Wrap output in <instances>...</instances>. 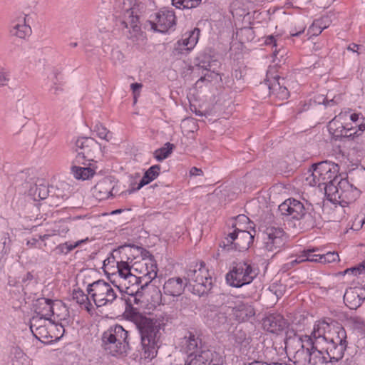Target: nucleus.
Here are the masks:
<instances>
[{"mask_svg": "<svg viewBox=\"0 0 365 365\" xmlns=\"http://www.w3.org/2000/svg\"><path fill=\"white\" fill-rule=\"evenodd\" d=\"M127 317L135 324L140 334L141 356L144 359H153L158 352L160 329L168 324H171L175 319V316L163 313L158 319H152L131 308L129 312H127Z\"/></svg>", "mask_w": 365, "mask_h": 365, "instance_id": "f257e3e1", "label": "nucleus"}, {"mask_svg": "<svg viewBox=\"0 0 365 365\" xmlns=\"http://www.w3.org/2000/svg\"><path fill=\"white\" fill-rule=\"evenodd\" d=\"M278 212L285 221L294 220V225L301 229L309 230L316 225L315 212L312 205H304L303 202L294 198H289L279 205Z\"/></svg>", "mask_w": 365, "mask_h": 365, "instance_id": "f03ea898", "label": "nucleus"}, {"mask_svg": "<svg viewBox=\"0 0 365 365\" xmlns=\"http://www.w3.org/2000/svg\"><path fill=\"white\" fill-rule=\"evenodd\" d=\"M115 10L120 19L123 34L132 41H138L143 34L140 25L139 5L131 6L129 1L119 0L115 2Z\"/></svg>", "mask_w": 365, "mask_h": 365, "instance_id": "7ed1b4c3", "label": "nucleus"}, {"mask_svg": "<svg viewBox=\"0 0 365 365\" xmlns=\"http://www.w3.org/2000/svg\"><path fill=\"white\" fill-rule=\"evenodd\" d=\"M182 349L187 354L185 365H216L212 364L213 352L192 332L183 337Z\"/></svg>", "mask_w": 365, "mask_h": 365, "instance_id": "20e7f679", "label": "nucleus"}, {"mask_svg": "<svg viewBox=\"0 0 365 365\" xmlns=\"http://www.w3.org/2000/svg\"><path fill=\"white\" fill-rule=\"evenodd\" d=\"M300 345L294 354V364L297 365H326L329 363L322 344L314 343L307 337H299Z\"/></svg>", "mask_w": 365, "mask_h": 365, "instance_id": "39448f33", "label": "nucleus"}, {"mask_svg": "<svg viewBox=\"0 0 365 365\" xmlns=\"http://www.w3.org/2000/svg\"><path fill=\"white\" fill-rule=\"evenodd\" d=\"M128 332L120 325L110 327L102 336V346L112 356L123 354L129 346Z\"/></svg>", "mask_w": 365, "mask_h": 365, "instance_id": "423d86ee", "label": "nucleus"}, {"mask_svg": "<svg viewBox=\"0 0 365 365\" xmlns=\"http://www.w3.org/2000/svg\"><path fill=\"white\" fill-rule=\"evenodd\" d=\"M339 165L329 161H322L314 163L309 170L310 174L306 178L305 182L310 186L329 183L338 180Z\"/></svg>", "mask_w": 365, "mask_h": 365, "instance_id": "0eeeda50", "label": "nucleus"}, {"mask_svg": "<svg viewBox=\"0 0 365 365\" xmlns=\"http://www.w3.org/2000/svg\"><path fill=\"white\" fill-rule=\"evenodd\" d=\"M30 329L34 336L39 341L48 344L58 339L64 331L63 326L54 322V320H46L37 317H32Z\"/></svg>", "mask_w": 365, "mask_h": 365, "instance_id": "6e6552de", "label": "nucleus"}, {"mask_svg": "<svg viewBox=\"0 0 365 365\" xmlns=\"http://www.w3.org/2000/svg\"><path fill=\"white\" fill-rule=\"evenodd\" d=\"M76 155L74 164L86 165V162L93 161L101 150V145L93 138H78L75 142Z\"/></svg>", "mask_w": 365, "mask_h": 365, "instance_id": "1a4fd4ad", "label": "nucleus"}, {"mask_svg": "<svg viewBox=\"0 0 365 365\" xmlns=\"http://www.w3.org/2000/svg\"><path fill=\"white\" fill-rule=\"evenodd\" d=\"M185 280L187 285L192 287V292L199 296L207 294L212 287V279L204 266L197 269H189Z\"/></svg>", "mask_w": 365, "mask_h": 365, "instance_id": "9d476101", "label": "nucleus"}, {"mask_svg": "<svg viewBox=\"0 0 365 365\" xmlns=\"http://www.w3.org/2000/svg\"><path fill=\"white\" fill-rule=\"evenodd\" d=\"M87 292L98 307L111 304L117 298L113 288L104 280H98L89 284Z\"/></svg>", "mask_w": 365, "mask_h": 365, "instance_id": "9b49d317", "label": "nucleus"}, {"mask_svg": "<svg viewBox=\"0 0 365 365\" xmlns=\"http://www.w3.org/2000/svg\"><path fill=\"white\" fill-rule=\"evenodd\" d=\"M255 274L250 264L241 262L236 264L227 274L226 280L232 287H241L252 282Z\"/></svg>", "mask_w": 365, "mask_h": 365, "instance_id": "f8f14e48", "label": "nucleus"}, {"mask_svg": "<svg viewBox=\"0 0 365 365\" xmlns=\"http://www.w3.org/2000/svg\"><path fill=\"white\" fill-rule=\"evenodd\" d=\"M325 193L329 196L336 197L342 200H347L351 201L354 200L359 194L356 188H353L352 185L346 179H340L337 181H331L329 183H324Z\"/></svg>", "mask_w": 365, "mask_h": 365, "instance_id": "ddd939ff", "label": "nucleus"}, {"mask_svg": "<svg viewBox=\"0 0 365 365\" xmlns=\"http://www.w3.org/2000/svg\"><path fill=\"white\" fill-rule=\"evenodd\" d=\"M253 235L248 231L236 227L220 244L221 247L239 251L246 250L253 241Z\"/></svg>", "mask_w": 365, "mask_h": 365, "instance_id": "4468645a", "label": "nucleus"}, {"mask_svg": "<svg viewBox=\"0 0 365 365\" xmlns=\"http://www.w3.org/2000/svg\"><path fill=\"white\" fill-rule=\"evenodd\" d=\"M284 231L278 227L269 226L264 232V247L269 252H277L286 243Z\"/></svg>", "mask_w": 365, "mask_h": 365, "instance_id": "2eb2a0df", "label": "nucleus"}, {"mask_svg": "<svg viewBox=\"0 0 365 365\" xmlns=\"http://www.w3.org/2000/svg\"><path fill=\"white\" fill-rule=\"evenodd\" d=\"M234 311L232 307L222 306L212 319V325L222 331H229L233 324Z\"/></svg>", "mask_w": 365, "mask_h": 365, "instance_id": "dca6fc26", "label": "nucleus"}, {"mask_svg": "<svg viewBox=\"0 0 365 365\" xmlns=\"http://www.w3.org/2000/svg\"><path fill=\"white\" fill-rule=\"evenodd\" d=\"M345 120H350V123H346L347 130L350 138H354L361 135L365 130V118L361 113H351V110L345 111Z\"/></svg>", "mask_w": 365, "mask_h": 365, "instance_id": "f3484780", "label": "nucleus"}, {"mask_svg": "<svg viewBox=\"0 0 365 365\" xmlns=\"http://www.w3.org/2000/svg\"><path fill=\"white\" fill-rule=\"evenodd\" d=\"M133 272H137L141 279L145 280V285H148L157 277V266L150 259L148 262L141 260L135 262L132 265Z\"/></svg>", "mask_w": 365, "mask_h": 365, "instance_id": "a211bd4d", "label": "nucleus"}, {"mask_svg": "<svg viewBox=\"0 0 365 365\" xmlns=\"http://www.w3.org/2000/svg\"><path fill=\"white\" fill-rule=\"evenodd\" d=\"M151 28L160 33L166 32L175 24V15L173 11H160L156 14L155 19L150 21Z\"/></svg>", "mask_w": 365, "mask_h": 365, "instance_id": "6ab92c4d", "label": "nucleus"}, {"mask_svg": "<svg viewBox=\"0 0 365 365\" xmlns=\"http://www.w3.org/2000/svg\"><path fill=\"white\" fill-rule=\"evenodd\" d=\"M333 327L326 321H320L314 327L310 335H304L302 337H307L314 343L323 345L328 341L331 334Z\"/></svg>", "mask_w": 365, "mask_h": 365, "instance_id": "aec40b11", "label": "nucleus"}, {"mask_svg": "<svg viewBox=\"0 0 365 365\" xmlns=\"http://www.w3.org/2000/svg\"><path fill=\"white\" fill-rule=\"evenodd\" d=\"M281 81H284V78L280 79L277 76H274L272 79L267 78L264 83H260L262 89L267 87L269 95H274L281 100L287 99L289 97V91L285 86H283Z\"/></svg>", "mask_w": 365, "mask_h": 365, "instance_id": "412c9836", "label": "nucleus"}, {"mask_svg": "<svg viewBox=\"0 0 365 365\" xmlns=\"http://www.w3.org/2000/svg\"><path fill=\"white\" fill-rule=\"evenodd\" d=\"M115 185L116 182L113 178L111 176L105 177L94 186L93 194L99 200L108 199L113 195V190Z\"/></svg>", "mask_w": 365, "mask_h": 365, "instance_id": "4be33fe9", "label": "nucleus"}, {"mask_svg": "<svg viewBox=\"0 0 365 365\" xmlns=\"http://www.w3.org/2000/svg\"><path fill=\"white\" fill-rule=\"evenodd\" d=\"M341 120H345L344 112L340 113L338 115L332 119L328 125L329 133L334 140H338L342 137L350 138L347 130L346 123H343Z\"/></svg>", "mask_w": 365, "mask_h": 365, "instance_id": "5701e85b", "label": "nucleus"}, {"mask_svg": "<svg viewBox=\"0 0 365 365\" xmlns=\"http://www.w3.org/2000/svg\"><path fill=\"white\" fill-rule=\"evenodd\" d=\"M262 325L267 331L278 334L287 327V323L282 315L272 314L263 319Z\"/></svg>", "mask_w": 365, "mask_h": 365, "instance_id": "b1692460", "label": "nucleus"}, {"mask_svg": "<svg viewBox=\"0 0 365 365\" xmlns=\"http://www.w3.org/2000/svg\"><path fill=\"white\" fill-rule=\"evenodd\" d=\"M54 303L51 299L46 298H39L36 300L35 304L34 315L38 318L52 320L51 317L54 315Z\"/></svg>", "mask_w": 365, "mask_h": 365, "instance_id": "393cba45", "label": "nucleus"}, {"mask_svg": "<svg viewBox=\"0 0 365 365\" xmlns=\"http://www.w3.org/2000/svg\"><path fill=\"white\" fill-rule=\"evenodd\" d=\"M27 16L26 14H21L12 22L11 33L13 36L25 38L31 34V29L26 23Z\"/></svg>", "mask_w": 365, "mask_h": 365, "instance_id": "a878e982", "label": "nucleus"}, {"mask_svg": "<svg viewBox=\"0 0 365 365\" xmlns=\"http://www.w3.org/2000/svg\"><path fill=\"white\" fill-rule=\"evenodd\" d=\"M187 285V284L184 283L183 280L180 277L170 278L163 285V293L168 296L178 297L183 293Z\"/></svg>", "mask_w": 365, "mask_h": 365, "instance_id": "bb28decb", "label": "nucleus"}, {"mask_svg": "<svg viewBox=\"0 0 365 365\" xmlns=\"http://www.w3.org/2000/svg\"><path fill=\"white\" fill-rule=\"evenodd\" d=\"M361 289L358 287H351L346 289L344 294V302L351 309H357L363 302L364 298L361 296Z\"/></svg>", "mask_w": 365, "mask_h": 365, "instance_id": "cd10ccee", "label": "nucleus"}, {"mask_svg": "<svg viewBox=\"0 0 365 365\" xmlns=\"http://www.w3.org/2000/svg\"><path fill=\"white\" fill-rule=\"evenodd\" d=\"M324 347L329 363L337 362L341 360L346 349V344H334L326 343Z\"/></svg>", "mask_w": 365, "mask_h": 365, "instance_id": "c85d7f7f", "label": "nucleus"}, {"mask_svg": "<svg viewBox=\"0 0 365 365\" xmlns=\"http://www.w3.org/2000/svg\"><path fill=\"white\" fill-rule=\"evenodd\" d=\"M232 309L235 319L239 322L247 321L255 314V309L251 305L243 303L232 307Z\"/></svg>", "mask_w": 365, "mask_h": 365, "instance_id": "c756f323", "label": "nucleus"}, {"mask_svg": "<svg viewBox=\"0 0 365 365\" xmlns=\"http://www.w3.org/2000/svg\"><path fill=\"white\" fill-rule=\"evenodd\" d=\"M160 170V166L159 165L151 166L147 171H145L138 186L135 188L133 187L132 189L128 190L127 192L130 194L135 190H140L144 185H148L158 176Z\"/></svg>", "mask_w": 365, "mask_h": 365, "instance_id": "7c9ffc66", "label": "nucleus"}, {"mask_svg": "<svg viewBox=\"0 0 365 365\" xmlns=\"http://www.w3.org/2000/svg\"><path fill=\"white\" fill-rule=\"evenodd\" d=\"M91 165V163H87L86 165H73L71 168V173L78 180H88L95 174V170Z\"/></svg>", "mask_w": 365, "mask_h": 365, "instance_id": "2f4dec72", "label": "nucleus"}, {"mask_svg": "<svg viewBox=\"0 0 365 365\" xmlns=\"http://www.w3.org/2000/svg\"><path fill=\"white\" fill-rule=\"evenodd\" d=\"M346 334L341 327H333L331 334L327 343L334 344H346Z\"/></svg>", "mask_w": 365, "mask_h": 365, "instance_id": "473e14b6", "label": "nucleus"}, {"mask_svg": "<svg viewBox=\"0 0 365 365\" xmlns=\"http://www.w3.org/2000/svg\"><path fill=\"white\" fill-rule=\"evenodd\" d=\"M199 36L200 29L196 28L188 34H185L184 38L178 41V44H182L187 50H190L196 45Z\"/></svg>", "mask_w": 365, "mask_h": 365, "instance_id": "72a5a7b5", "label": "nucleus"}, {"mask_svg": "<svg viewBox=\"0 0 365 365\" xmlns=\"http://www.w3.org/2000/svg\"><path fill=\"white\" fill-rule=\"evenodd\" d=\"M125 292L128 295L127 298L125 299V303L128 306L132 307L134 304H138L141 302L142 292L139 291V288L138 287L136 291H134L131 287H127L125 284Z\"/></svg>", "mask_w": 365, "mask_h": 365, "instance_id": "f704fd0d", "label": "nucleus"}, {"mask_svg": "<svg viewBox=\"0 0 365 365\" xmlns=\"http://www.w3.org/2000/svg\"><path fill=\"white\" fill-rule=\"evenodd\" d=\"M232 339L237 344L244 346H247L251 341V338L240 327H236L232 334Z\"/></svg>", "mask_w": 365, "mask_h": 365, "instance_id": "c9c22d12", "label": "nucleus"}, {"mask_svg": "<svg viewBox=\"0 0 365 365\" xmlns=\"http://www.w3.org/2000/svg\"><path fill=\"white\" fill-rule=\"evenodd\" d=\"M73 298L81 305H83L85 309L90 312L93 309V306L89 302L88 296L81 289L73 290Z\"/></svg>", "mask_w": 365, "mask_h": 365, "instance_id": "e433bc0d", "label": "nucleus"}, {"mask_svg": "<svg viewBox=\"0 0 365 365\" xmlns=\"http://www.w3.org/2000/svg\"><path fill=\"white\" fill-rule=\"evenodd\" d=\"M69 230V228L66 223L64 222H58L53 230L52 234H45L43 235H39L38 237L42 241H45L48 240L51 236L53 235H64Z\"/></svg>", "mask_w": 365, "mask_h": 365, "instance_id": "4c0bfd02", "label": "nucleus"}, {"mask_svg": "<svg viewBox=\"0 0 365 365\" xmlns=\"http://www.w3.org/2000/svg\"><path fill=\"white\" fill-rule=\"evenodd\" d=\"M174 148V145L170 143H166L164 147L159 148L155 151V158L158 161H162L167 158L172 153Z\"/></svg>", "mask_w": 365, "mask_h": 365, "instance_id": "58836bf2", "label": "nucleus"}, {"mask_svg": "<svg viewBox=\"0 0 365 365\" xmlns=\"http://www.w3.org/2000/svg\"><path fill=\"white\" fill-rule=\"evenodd\" d=\"M88 239H86V240H78L74 243H71V242H65V243H63V244H60L58 245L56 247V250L57 251V252L58 254H64V255H66L68 254L69 252L72 251L73 250H74L76 247H77L78 246H79L81 243L87 241Z\"/></svg>", "mask_w": 365, "mask_h": 365, "instance_id": "ea45409f", "label": "nucleus"}, {"mask_svg": "<svg viewBox=\"0 0 365 365\" xmlns=\"http://www.w3.org/2000/svg\"><path fill=\"white\" fill-rule=\"evenodd\" d=\"M117 269L119 275L124 279H127L128 276H130L133 272L132 266L124 261L117 262Z\"/></svg>", "mask_w": 365, "mask_h": 365, "instance_id": "a19ab883", "label": "nucleus"}, {"mask_svg": "<svg viewBox=\"0 0 365 365\" xmlns=\"http://www.w3.org/2000/svg\"><path fill=\"white\" fill-rule=\"evenodd\" d=\"M98 138L110 141L112 139V133L101 123H97L94 127Z\"/></svg>", "mask_w": 365, "mask_h": 365, "instance_id": "79ce46f5", "label": "nucleus"}, {"mask_svg": "<svg viewBox=\"0 0 365 365\" xmlns=\"http://www.w3.org/2000/svg\"><path fill=\"white\" fill-rule=\"evenodd\" d=\"M331 20L328 16H323L319 19L315 20L313 22L310 29L318 28V33H322L324 29L329 26Z\"/></svg>", "mask_w": 365, "mask_h": 365, "instance_id": "37998d69", "label": "nucleus"}, {"mask_svg": "<svg viewBox=\"0 0 365 365\" xmlns=\"http://www.w3.org/2000/svg\"><path fill=\"white\" fill-rule=\"evenodd\" d=\"M267 294L272 302H277L282 297V290L279 289L277 285L273 284L269 287Z\"/></svg>", "mask_w": 365, "mask_h": 365, "instance_id": "c03bdc74", "label": "nucleus"}, {"mask_svg": "<svg viewBox=\"0 0 365 365\" xmlns=\"http://www.w3.org/2000/svg\"><path fill=\"white\" fill-rule=\"evenodd\" d=\"M319 259L320 263H331L339 260V255L335 252H328L326 254H322V255L319 256Z\"/></svg>", "mask_w": 365, "mask_h": 365, "instance_id": "a18cd8bd", "label": "nucleus"}, {"mask_svg": "<svg viewBox=\"0 0 365 365\" xmlns=\"http://www.w3.org/2000/svg\"><path fill=\"white\" fill-rule=\"evenodd\" d=\"M319 250L318 248L306 250V255L309 262H320L319 256L321 254H315Z\"/></svg>", "mask_w": 365, "mask_h": 365, "instance_id": "49530a36", "label": "nucleus"}, {"mask_svg": "<svg viewBox=\"0 0 365 365\" xmlns=\"http://www.w3.org/2000/svg\"><path fill=\"white\" fill-rule=\"evenodd\" d=\"M173 4L177 7L180 9L182 7L183 9H192L193 6L197 3L190 1V0H172Z\"/></svg>", "mask_w": 365, "mask_h": 365, "instance_id": "de8ad7c7", "label": "nucleus"}, {"mask_svg": "<svg viewBox=\"0 0 365 365\" xmlns=\"http://www.w3.org/2000/svg\"><path fill=\"white\" fill-rule=\"evenodd\" d=\"M34 195H37L40 199H46L48 195V190L46 186L39 185L36 186L34 191Z\"/></svg>", "mask_w": 365, "mask_h": 365, "instance_id": "09e8293b", "label": "nucleus"}, {"mask_svg": "<svg viewBox=\"0 0 365 365\" xmlns=\"http://www.w3.org/2000/svg\"><path fill=\"white\" fill-rule=\"evenodd\" d=\"M346 274L351 273L355 275L365 273V262L359 264L357 267L347 269L345 272Z\"/></svg>", "mask_w": 365, "mask_h": 365, "instance_id": "8fccbe9b", "label": "nucleus"}, {"mask_svg": "<svg viewBox=\"0 0 365 365\" xmlns=\"http://www.w3.org/2000/svg\"><path fill=\"white\" fill-rule=\"evenodd\" d=\"M354 324L356 329L361 334H365V320L361 317H355L354 319Z\"/></svg>", "mask_w": 365, "mask_h": 365, "instance_id": "3c124183", "label": "nucleus"}, {"mask_svg": "<svg viewBox=\"0 0 365 365\" xmlns=\"http://www.w3.org/2000/svg\"><path fill=\"white\" fill-rule=\"evenodd\" d=\"M9 81V73L6 72L4 68H0V87L6 85V83Z\"/></svg>", "mask_w": 365, "mask_h": 365, "instance_id": "603ef678", "label": "nucleus"}, {"mask_svg": "<svg viewBox=\"0 0 365 365\" xmlns=\"http://www.w3.org/2000/svg\"><path fill=\"white\" fill-rule=\"evenodd\" d=\"M364 223H365V217L363 218L361 217L357 216V217L355 218V220L352 224L351 229L355 230H359V229L361 228L362 225Z\"/></svg>", "mask_w": 365, "mask_h": 365, "instance_id": "864d4df0", "label": "nucleus"}, {"mask_svg": "<svg viewBox=\"0 0 365 365\" xmlns=\"http://www.w3.org/2000/svg\"><path fill=\"white\" fill-rule=\"evenodd\" d=\"M307 260V255H306V250H304L302 253L301 255H298L297 257V258L292 261L291 263L292 264H298V263H301V262H305Z\"/></svg>", "mask_w": 365, "mask_h": 365, "instance_id": "5fc2aeb1", "label": "nucleus"}, {"mask_svg": "<svg viewBox=\"0 0 365 365\" xmlns=\"http://www.w3.org/2000/svg\"><path fill=\"white\" fill-rule=\"evenodd\" d=\"M127 279H128L129 282H132L133 284H137L138 286V284L140 283L141 279L139 276H136L133 272L130 274V276L128 275L127 277Z\"/></svg>", "mask_w": 365, "mask_h": 365, "instance_id": "6e6d98bb", "label": "nucleus"}, {"mask_svg": "<svg viewBox=\"0 0 365 365\" xmlns=\"http://www.w3.org/2000/svg\"><path fill=\"white\" fill-rule=\"evenodd\" d=\"M361 48H362V46L353 43L348 46L347 49L349 51L356 52L358 54H359V53H361Z\"/></svg>", "mask_w": 365, "mask_h": 365, "instance_id": "4d7b16f0", "label": "nucleus"}, {"mask_svg": "<svg viewBox=\"0 0 365 365\" xmlns=\"http://www.w3.org/2000/svg\"><path fill=\"white\" fill-rule=\"evenodd\" d=\"M9 242V239L8 237H6V236H4L3 237H1V252L4 255L6 254L8 250L6 247V245L7 243V242Z\"/></svg>", "mask_w": 365, "mask_h": 365, "instance_id": "13d9d810", "label": "nucleus"}, {"mask_svg": "<svg viewBox=\"0 0 365 365\" xmlns=\"http://www.w3.org/2000/svg\"><path fill=\"white\" fill-rule=\"evenodd\" d=\"M203 172L201 169L196 167H192L190 170V175L191 176L202 175Z\"/></svg>", "mask_w": 365, "mask_h": 365, "instance_id": "bf43d9fd", "label": "nucleus"}, {"mask_svg": "<svg viewBox=\"0 0 365 365\" xmlns=\"http://www.w3.org/2000/svg\"><path fill=\"white\" fill-rule=\"evenodd\" d=\"M264 43L267 45H273L274 46H277L275 38L272 35L266 38Z\"/></svg>", "mask_w": 365, "mask_h": 365, "instance_id": "052dcab7", "label": "nucleus"}, {"mask_svg": "<svg viewBox=\"0 0 365 365\" xmlns=\"http://www.w3.org/2000/svg\"><path fill=\"white\" fill-rule=\"evenodd\" d=\"M304 29H305V26H302L300 28H299V31H290V35L292 36H298L299 35H300L302 33H303L304 31Z\"/></svg>", "mask_w": 365, "mask_h": 365, "instance_id": "680f3d73", "label": "nucleus"}, {"mask_svg": "<svg viewBox=\"0 0 365 365\" xmlns=\"http://www.w3.org/2000/svg\"><path fill=\"white\" fill-rule=\"evenodd\" d=\"M51 91L56 96H58L60 94L61 92L63 91V89L57 86H54L51 88Z\"/></svg>", "mask_w": 365, "mask_h": 365, "instance_id": "e2e57ef3", "label": "nucleus"}, {"mask_svg": "<svg viewBox=\"0 0 365 365\" xmlns=\"http://www.w3.org/2000/svg\"><path fill=\"white\" fill-rule=\"evenodd\" d=\"M130 87H131L133 92L134 93H135L138 91H139L142 88V84L138 83H134L131 84Z\"/></svg>", "mask_w": 365, "mask_h": 365, "instance_id": "0e129e2a", "label": "nucleus"}, {"mask_svg": "<svg viewBox=\"0 0 365 365\" xmlns=\"http://www.w3.org/2000/svg\"><path fill=\"white\" fill-rule=\"evenodd\" d=\"M37 242H38V240L33 238L32 240H29L27 242V245H30L31 247H35L36 245Z\"/></svg>", "mask_w": 365, "mask_h": 365, "instance_id": "69168bd1", "label": "nucleus"}, {"mask_svg": "<svg viewBox=\"0 0 365 365\" xmlns=\"http://www.w3.org/2000/svg\"><path fill=\"white\" fill-rule=\"evenodd\" d=\"M32 279H33V275L31 273L28 272L26 274V277H24L23 282H26V281L31 280Z\"/></svg>", "mask_w": 365, "mask_h": 365, "instance_id": "338daca9", "label": "nucleus"}, {"mask_svg": "<svg viewBox=\"0 0 365 365\" xmlns=\"http://www.w3.org/2000/svg\"><path fill=\"white\" fill-rule=\"evenodd\" d=\"M238 219L241 221L248 220V218L245 215H240L238 216Z\"/></svg>", "mask_w": 365, "mask_h": 365, "instance_id": "774afa93", "label": "nucleus"}]
</instances>
